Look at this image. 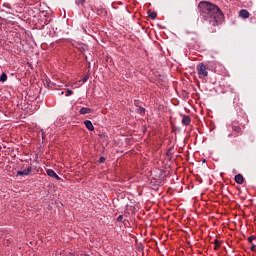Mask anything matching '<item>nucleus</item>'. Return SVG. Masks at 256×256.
<instances>
[{"mask_svg":"<svg viewBox=\"0 0 256 256\" xmlns=\"http://www.w3.org/2000/svg\"><path fill=\"white\" fill-rule=\"evenodd\" d=\"M200 15L204 21H209L212 25H217L223 19V12L221 9L210 2L202 1L198 4Z\"/></svg>","mask_w":256,"mask_h":256,"instance_id":"1","label":"nucleus"},{"mask_svg":"<svg viewBox=\"0 0 256 256\" xmlns=\"http://www.w3.org/2000/svg\"><path fill=\"white\" fill-rule=\"evenodd\" d=\"M198 71V76L200 79H203L204 77H208L209 72L207 71V66H205L204 63H200L196 67Z\"/></svg>","mask_w":256,"mask_h":256,"instance_id":"2","label":"nucleus"},{"mask_svg":"<svg viewBox=\"0 0 256 256\" xmlns=\"http://www.w3.org/2000/svg\"><path fill=\"white\" fill-rule=\"evenodd\" d=\"M33 171L32 166H28L25 170L18 171L16 174V177H25L27 175H31V172Z\"/></svg>","mask_w":256,"mask_h":256,"instance_id":"3","label":"nucleus"},{"mask_svg":"<svg viewBox=\"0 0 256 256\" xmlns=\"http://www.w3.org/2000/svg\"><path fill=\"white\" fill-rule=\"evenodd\" d=\"M47 176L52 177L53 179H56L57 181H61V177H59V175H57V173L53 169L47 170Z\"/></svg>","mask_w":256,"mask_h":256,"instance_id":"4","label":"nucleus"},{"mask_svg":"<svg viewBox=\"0 0 256 256\" xmlns=\"http://www.w3.org/2000/svg\"><path fill=\"white\" fill-rule=\"evenodd\" d=\"M84 125L88 129V131H95V126H93V122H91L90 120H85Z\"/></svg>","mask_w":256,"mask_h":256,"instance_id":"5","label":"nucleus"},{"mask_svg":"<svg viewBox=\"0 0 256 256\" xmlns=\"http://www.w3.org/2000/svg\"><path fill=\"white\" fill-rule=\"evenodd\" d=\"M80 115H89V113H93V109L82 107L79 111Z\"/></svg>","mask_w":256,"mask_h":256,"instance_id":"6","label":"nucleus"},{"mask_svg":"<svg viewBox=\"0 0 256 256\" xmlns=\"http://www.w3.org/2000/svg\"><path fill=\"white\" fill-rule=\"evenodd\" d=\"M182 124L185 125V127L191 125V117L188 115H184L182 118Z\"/></svg>","mask_w":256,"mask_h":256,"instance_id":"7","label":"nucleus"},{"mask_svg":"<svg viewBox=\"0 0 256 256\" xmlns=\"http://www.w3.org/2000/svg\"><path fill=\"white\" fill-rule=\"evenodd\" d=\"M234 179L238 185H243L245 182V178H243V175L241 174H237Z\"/></svg>","mask_w":256,"mask_h":256,"instance_id":"8","label":"nucleus"},{"mask_svg":"<svg viewBox=\"0 0 256 256\" xmlns=\"http://www.w3.org/2000/svg\"><path fill=\"white\" fill-rule=\"evenodd\" d=\"M239 17L242 19H249V11L242 9L239 11Z\"/></svg>","mask_w":256,"mask_h":256,"instance_id":"9","label":"nucleus"},{"mask_svg":"<svg viewBox=\"0 0 256 256\" xmlns=\"http://www.w3.org/2000/svg\"><path fill=\"white\" fill-rule=\"evenodd\" d=\"M77 48H78V51H80V53H85V51L89 49V46L85 44H80Z\"/></svg>","mask_w":256,"mask_h":256,"instance_id":"10","label":"nucleus"},{"mask_svg":"<svg viewBox=\"0 0 256 256\" xmlns=\"http://www.w3.org/2000/svg\"><path fill=\"white\" fill-rule=\"evenodd\" d=\"M5 81H7V74L5 72H3L0 75V83H5Z\"/></svg>","mask_w":256,"mask_h":256,"instance_id":"11","label":"nucleus"},{"mask_svg":"<svg viewBox=\"0 0 256 256\" xmlns=\"http://www.w3.org/2000/svg\"><path fill=\"white\" fill-rule=\"evenodd\" d=\"M136 112L139 113V115H145V108L139 106V107L136 109Z\"/></svg>","mask_w":256,"mask_h":256,"instance_id":"12","label":"nucleus"},{"mask_svg":"<svg viewBox=\"0 0 256 256\" xmlns=\"http://www.w3.org/2000/svg\"><path fill=\"white\" fill-rule=\"evenodd\" d=\"M214 245H215L214 246L215 251H217L219 249V247H221V243H219V240H217V239L214 241Z\"/></svg>","mask_w":256,"mask_h":256,"instance_id":"13","label":"nucleus"},{"mask_svg":"<svg viewBox=\"0 0 256 256\" xmlns=\"http://www.w3.org/2000/svg\"><path fill=\"white\" fill-rule=\"evenodd\" d=\"M87 81H89V74L84 76L83 79L79 81V83L83 85V83H87Z\"/></svg>","mask_w":256,"mask_h":256,"instance_id":"14","label":"nucleus"},{"mask_svg":"<svg viewBox=\"0 0 256 256\" xmlns=\"http://www.w3.org/2000/svg\"><path fill=\"white\" fill-rule=\"evenodd\" d=\"M148 16L151 17V18L155 21V19L157 18V13H155V12H149V13H148Z\"/></svg>","mask_w":256,"mask_h":256,"instance_id":"15","label":"nucleus"},{"mask_svg":"<svg viewBox=\"0 0 256 256\" xmlns=\"http://www.w3.org/2000/svg\"><path fill=\"white\" fill-rule=\"evenodd\" d=\"M76 5H85L86 0H75Z\"/></svg>","mask_w":256,"mask_h":256,"instance_id":"16","label":"nucleus"},{"mask_svg":"<svg viewBox=\"0 0 256 256\" xmlns=\"http://www.w3.org/2000/svg\"><path fill=\"white\" fill-rule=\"evenodd\" d=\"M167 157H171L173 155V147L169 148L166 152Z\"/></svg>","mask_w":256,"mask_h":256,"instance_id":"17","label":"nucleus"},{"mask_svg":"<svg viewBox=\"0 0 256 256\" xmlns=\"http://www.w3.org/2000/svg\"><path fill=\"white\" fill-rule=\"evenodd\" d=\"M66 97H69V96H71V95H73V90H71V89H68L67 91H66Z\"/></svg>","mask_w":256,"mask_h":256,"instance_id":"18","label":"nucleus"},{"mask_svg":"<svg viewBox=\"0 0 256 256\" xmlns=\"http://www.w3.org/2000/svg\"><path fill=\"white\" fill-rule=\"evenodd\" d=\"M117 221H118V223H123V215H119L117 217Z\"/></svg>","mask_w":256,"mask_h":256,"instance_id":"19","label":"nucleus"},{"mask_svg":"<svg viewBox=\"0 0 256 256\" xmlns=\"http://www.w3.org/2000/svg\"><path fill=\"white\" fill-rule=\"evenodd\" d=\"M255 241V236L248 237V243H253Z\"/></svg>","mask_w":256,"mask_h":256,"instance_id":"20","label":"nucleus"},{"mask_svg":"<svg viewBox=\"0 0 256 256\" xmlns=\"http://www.w3.org/2000/svg\"><path fill=\"white\" fill-rule=\"evenodd\" d=\"M233 131H236V133H239L241 131V128L238 126H234Z\"/></svg>","mask_w":256,"mask_h":256,"instance_id":"21","label":"nucleus"},{"mask_svg":"<svg viewBox=\"0 0 256 256\" xmlns=\"http://www.w3.org/2000/svg\"><path fill=\"white\" fill-rule=\"evenodd\" d=\"M99 163H105V157L101 156L98 160Z\"/></svg>","mask_w":256,"mask_h":256,"instance_id":"22","label":"nucleus"},{"mask_svg":"<svg viewBox=\"0 0 256 256\" xmlns=\"http://www.w3.org/2000/svg\"><path fill=\"white\" fill-rule=\"evenodd\" d=\"M4 7H7V9H13V8H11V6L5 5V4H4Z\"/></svg>","mask_w":256,"mask_h":256,"instance_id":"23","label":"nucleus"},{"mask_svg":"<svg viewBox=\"0 0 256 256\" xmlns=\"http://www.w3.org/2000/svg\"><path fill=\"white\" fill-rule=\"evenodd\" d=\"M251 251H255V245H252Z\"/></svg>","mask_w":256,"mask_h":256,"instance_id":"24","label":"nucleus"},{"mask_svg":"<svg viewBox=\"0 0 256 256\" xmlns=\"http://www.w3.org/2000/svg\"><path fill=\"white\" fill-rule=\"evenodd\" d=\"M42 139H45V135L42 134Z\"/></svg>","mask_w":256,"mask_h":256,"instance_id":"25","label":"nucleus"},{"mask_svg":"<svg viewBox=\"0 0 256 256\" xmlns=\"http://www.w3.org/2000/svg\"><path fill=\"white\" fill-rule=\"evenodd\" d=\"M1 149H2V147H1V145H0V151H1Z\"/></svg>","mask_w":256,"mask_h":256,"instance_id":"26","label":"nucleus"}]
</instances>
